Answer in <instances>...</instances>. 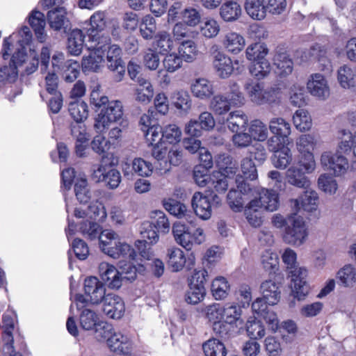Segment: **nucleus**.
Wrapping results in <instances>:
<instances>
[{
  "mask_svg": "<svg viewBox=\"0 0 356 356\" xmlns=\"http://www.w3.org/2000/svg\"><path fill=\"white\" fill-rule=\"evenodd\" d=\"M241 14L240 5L236 1H227L224 3L220 9V15L225 22L236 20Z\"/></svg>",
  "mask_w": 356,
  "mask_h": 356,
  "instance_id": "nucleus-40",
  "label": "nucleus"
},
{
  "mask_svg": "<svg viewBox=\"0 0 356 356\" xmlns=\"http://www.w3.org/2000/svg\"><path fill=\"white\" fill-rule=\"evenodd\" d=\"M29 23L33 29L37 39L43 42L46 38L44 27L46 25L44 15L40 11L33 10L29 16Z\"/></svg>",
  "mask_w": 356,
  "mask_h": 356,
  "instance_id": "nucleus-29",
  "label": "nucleus"
},
{
  "mask_svg": "<svg viewBox=\"0 0 356 356\" xmlns=\"http://www.w3.org/2000/svg\"><path fill=\"white\" fill-rule=\"evenodd\" d=\"M191 92L194 96L200 98H207L213 95V86L206 79H197L191 86Z\"/></svg>",
  "mask_w": 356,
  "mask_h": 356,
  "instance_id": "nucleus-41",
  "label": "nucleus"
},
{
  "mask_svg": "<svg viewBox=\"0 0 356 356\" xmlns=\"http://www.w3.org/2000/svg\"><path fill=\"white\" fill-rule=\"evenodd\" d=\"M85 35L78 29L72 30L68 35L67 48L68 52L73 56L81 54L84 44Z\"/></svg>",
  "mask_w": 356,
  "mask_h": 356,
  "instance_id": "nucleus-33",
  "label": "nucleus"
},
{
  "mask_svg": "<svg viewBox=\"0 0 356 356\" xmlns=\"http://www.w3.org/2000/svg\"><path fill=\"white\" fill-rule=\"evenodd\" d=\"M68 111L76 123L83 122L88 115V105L81 99H75L70 102L68 106Z\"/></svg>",
  "mask_w": 356,
  "mask_h": 356,
  "instance_id": "nucleus-36",
  "label": "nucleus"
},
{
  "mask_svg": "<svg viewBox=\"0 0 356 356\" xmlns=\"http://www.w3.org/2000/svg\"><path fill=\"white\" fill-rule=\"evenodd\" d=\"M308 230L303 218L296 213L288 216V226L284 229V241L293 245H301L306 241Z\"/></svg>",
  "mask_w": 356,
  "mask_h": 356,
  "instance_id": "nucleus-5",
  "label": "nucleus"
},
{
  "mask_svg": "<svg viewBox=\"0 0 356 356\" xmlns=\"http://www.w3.org/2000/svg\"><path fill=\"white\" fill-rule=\"evenodd\" d=\"M273 61L280 76H286L293 72V62L284 47H276Z\"/></svg>",
  "mask_w": 356,
  "mask_h": 356,
  "instance_id": "nucleus-22",
  "label": "nucleus"
},
{
  "mask_svg": "<svg viewBox=\"0 0 356 356\" xmlns=\"http://www.w3.org/2000/svg\"><path fill=\"white\" fill-rule=\"evenodd\" d=\"M66 14V10L63 7H56L49 10L47 13V21L50 27L55 31L65 29V24L69 22Z\"/></svg>",
  "mask_w": 356,
  "mask_h": 356,
  "instance_id": "nucleus-32",
  "label": "nucleus"
},
{
  "mask_svg": "<svg viewBox=\"0 0 356 356\" xmlns=\"http://www.w3.org/2000/svg\"><path fill=\"white\" fill-rule=\"evenodd\" d=\"M341 132L343 136L337 152L349 154L353 152V155L356 156V131L355 135L350 132H346V130H342Z\"/></svg>",
  "mask_w": 356,
  "mask_h": 356,
  "instance_id": "nucleus-46",
  "label": "nucleus"
},
{
  "mask_svg": "<svg viewBox=\"0 0 356 356\" xmlns=\"http://www.w3.org/2000/svg\"><path fill=\"white\" fill-rule=\"evenodd\" d=\"M259 206L252 205V200L245 208V215L248 222L254 227H259L262 223L260 212L258 211Z\"/></svg>",
  "mask_w": 356,
  "mask_h": 356,
  "instance_id": "nucleus-62",
  "label": "nucleus"
},
{
  "mask_svg": "<svg viewBox=\"0 0 356 356\" xmlns=\"http://www.w3.org/2000/svg\"><path fill=\"white\" fill-rule=\"evenodd\" d=\"M122 49L117 44H111L108 47L106 60L108 69L112 72L114 81H121L125 74V65L122 61Z\"/></svg>",
  "mask_w": 356,
  "mask_h": 356,
  "instance_id": "nucleus-13",
  "label": "nucleus"
},
{
  "mask_svg": "<svg viewBox=\"0 0 356 356\" xmlns=\"http://www.w3.org/2000/svg\"><path fill=\"white\" fill-rule=\"evenodd\" d=\"M79 322L83 330H91L95 329L97 337H99L98 335L103 330L105 333L108 332L111 327V325L104 322H99L96 312L88 308L82 309L79 316Z\"/></svg>",
  "mask_w": 356,
  "mask_h": 356,
  "instance_id": "nucleus-17",
  "label": "nucleus"
},
{
  "mask_svg": "<svg viewBox=\"0 0 356 356\" xmlns=\"http://www.w3.org/2000/svg\"><path fill=\"white\" fill-rule=\"evenodd\" d=\"M321 162L323 167L332 172L334 176H339L344 174L348 168V163L346 158L332 152H324L321 157Z\"/></svg>",
  "mask_w": 356,
  "mask_h": 356,
  "instance_id": "nucleus-15",
  "label": "nucleus"
},
{
  "mask_svg": "<svg viewBox=\"0 0 356 356\" xmlns=\"http://www.w3.org/2000/svg\"><path fill=\"white\" fill-rule=\"evenodd\" d=\"M244 88L252 102L257 104H262L261 96H263L264 91L262 83L249 80L245 83Z\"/></svg>",
  "mask_w": 356,
  "mask_h": 356,
  "instance_id": "nucleus-48",
  "label": "nucleus"
},
{
  "mask_svg": "<svg viewBox=\"0 0 356 356\" xmlns=\"http://www.w3.org/2000/svg\"><path fill=\"white\" fill-rule=\"evenodd\" d=\"M307 89L313 96L320 99H325L330 95L327 81L322 74L316 73L311 76L307 82Z\"/></svg>",
  "mask_w": 356,
  "mask_h": 356,
  "instance_id": "nucleus-25",
  "label": "nucleus"
},
{
  "mask_svg": "<svg viewBox=\"0 0 356 356\" xmlns=\"http://www.w3.org/2000/svg\"><path fill=\"white\" fill-rule=\"evenodd\" d=\"M111 327L108 332L103 330L99 334V337L106 339L107 345L113 352L122 355H127L131 350V342L127 336L121 333H114L111 335Z\"/></svg>",
  "mask_w": 356,
  "mask_h": 356,
  "instance_id": "nucleus-18",
  "label": "nucleus"
},
{
  "mask_svg": "<svg viewBox=\"0 0 356 356\" xmlns=\"http://www.w3.org/2000/svg\"><path fill=\"white\" fill-rule=\"evenodd\" d=\"M229 285L227 280L223 277H216L211 284V292L216 300L225 298L228 295Z\"/></svg>",
  "mask_w": 356,
  "mask_h": 356,
  "instance_id": "nucleus-49",
  "label": "nucleus"
},
{
  "mask_svg": "<svg viewBox=\"0 0 356 356\" xmlns=\"http://www.w3.org/2000/svg\"><path fill=\"white\" fill-rule=\"evenodd\" d=\"M79 231L82 235L89 240H95L100 238L111 239L117 236L112 230H102V227L96 222L84 220L79 225Z\"/></svg>",
  "mask_w": 356,
  "mask_h": 356,
  "instance_id": "nucleus-20",
  "label": "nucleus"
},
{
  "mask_svg": "<svg viewBox=\"0 0 356 356\" xmlns=\"http://www.w3.org/2000/svg\"><path fill=\"white\" fill-rule=\"evenodd\" d=\"M162 136L165 142L175 144L181 140V131L176 124H168L163 129Z\"/></svg>",
  "mask_w": 356,
  "mask_h": 356,
  "instance_id": "nucleus-63",
  "label": "nucleus"
},
{
  "mask_svg": "<svg viewBox=\"0 0 356 356\" xmlns=\"http://www.w3.org/2000/svg\"><path fill=\"white\" fill-rule=\"evenodd\" d=\"M220 170L213 172L211 177V184L216 192L224 193L227 191L229 182L232 179L237 168L232 163V158L229 155H219L216 160Z\"/></svg>",
  "mask_w": 356,
  "mask_h": 356,
  "instance_id": "nucleus-2",
  "label": "nucleus"
},
{
  "mask_svg": "<svg viewBox=\"0 0 356 356\" xmlns=\"http://www.w3.org/2000/svg\"><path fill=\"white\" fill-rule=\"evenodd\" d=\"M249 72L257 80H261L268 76L271 71L270 63L266 59L252 62L250 65Z\"/></svg>",
  "mask_w": 356,
  "mask_h": 356,
  "instance_id": "nucleus-42",
  "label": "nucleus"
},
{
  "mask_svg": "<svg viewBox=\"0 0 356 356\" xmlns=\"http://www.w3.org/2000/svg\"><path fill=\"white\" fill-rule=\"evenodd\" d=\"M158 231L150 222H145L141 225L140 233L142 240H138L135 246L140 257L145 260H152L154 258V252L151 245L156 243L159 240Z\"/></svg>",
  "mask_w": 356,
  "mask_h": 356,
  "instance_id": "nucleus-7",
  "label": "nucleus"
},
{
  "mask_svg": "<svg viewBox=\"0 0 356 356\" xmlns=\"http://www.w3.org/2000/svg\"><path fill=\"white\" fill-rule=\"evenodd\" d=\"M235 182L237 189H230L227 196V200L232 211L239 212L244 208L245 197L251 192L252 188L250 184L240 175H236Z\"/></svg>",
  "mask_w": 356,
  "mask_h": 356,
  "instance_id": "nucleus-11",
  "label": "nucleus"
},
{
  "mask_svg": "<svg viewBox=\"0 0 356 356\" xmlns=\"http://www.w3.org/2000/svg\"><path fill=\"white\" fill-rule=\"evenodd\" d=\"M244 103V97L236 83L229 85L225 95H215L211 102V108L218 115H222L230 110L232 106H240Z\"/></svg>",
  "mask_w": 356,
  "mask_h": 356,
  "instance_id": "nucleus-3",
  "label": "nucleus"
},
{
  "mask_svg": "<svg viewBox=\"0 0 356 356\" xmlns=\"http://www.w3.org/2000/svg\"><path fill=\"white\" fill-rule=\"evenodd\" d=\"M163 204L170 214L180 218L185 216L187 211L186 207L184 204L172 198L163 200Z\"/></svg>",
  "mask_w": 356,
  "mask_h": 356,
  "instance_id": "nucleus-60",
  "label": "nucleus"
},
{
  "mask_svg": "<svg viewBox=\"0 0 356 356\" xmlns=\"http://www.w3.org/2000/svg\"><path fill=\"white\" fill-rule=\"evenodd\" d=\"M102 303L104 314L110 318H121L125 311L124 302L121 297L114 293H107Z\"/></svg>",
  "mask_w": 356,
  "mask_h": 356,
  "instance_id": "nucleus-19",
  "label": "nucleus"
},
{
  "mask_svg": "<svg viewBox=\"0 0 356 356\" xmlns=\"http://www.w3.org/2000/svg\"><path fill=\"white\" fill-rule=\"evenodd\" d=\"M268 49L266 44L256 42L249 45L245 51L246 58L252 62L266 59Z\"/></svg>",
  "mask_w": 356,
  "mask_h": 356,
  "instance_id": "nucleus-44",
  "label": "nucleus"
},
{
  "mask_svg": "<svg viewBox=\"0 0 356 356\" xmlns=\"http://www.w3.org/2000/svg\"><path fill=\"white\" fill-rule=\"evenodd\" d=\"M212 330L216 337L224 340H227L233 334L234 325L227 321L222 320L218 322H215V323L212 325Z\"/></svg>",
  "mask_w": 356,
  "mask_h": 356,
  "instance_id": "nucleus-57",
  "label": "nucleus"
},
{
  "mask_svg": "<svg viewBox=\"0 0 356 356\" xmlns=\"http://www.w3.org/2000/svg\"><path fill=\"white\" fill-rule=\"evenodd\" d=\"M307 172L303 165L300 164V160L298 163L291 165L286 172L287 181L289 184L301 188H307L310 184L309 180L305 176Z\"/></svg>",
  "mask_w": 356,
  "mask_h": 356,
  "instance_id": "nucleus-23",
  "label": "nucleus"
},
{
  "mask_svg": "<svg viewBox=\"0 0 356 356\" xmlns=\"http://www.w3.org/2000/svg\"><path fill=\"white\" fill-rule=\"evenodd\" d=\"M188 290L186 293V301L191 305H196L203 300L206 295L205 286L188 283Z\"/></svg>",
  "mask_w": 356,
  "mask_h": 356,
  "instance_id": "nucleus-53",
  "label": "nucleus"
},
{
  "mask_svg": "<svg viewBox=\"0 0 356 356\" xmlns=\"http://www.w3.org/2000/svg\"><path fill=\"white\" fill-rule=\"evenodd\" d=\"M222 44L228 52L237 54L243 49L245 41L241 34L230 31L224 35L222 40Z\"/></svg>",
  "mask_w": 356,
  "mask_h": 356,
  "instance_id": "nucleus-28",
  "label": "nucleus"
},
{
  "mask_svg": "<svg viewBox=\"0 0 356 356\" xmlns=\"http://www.w3.org/2000/svg\"><path fill=\"white\" fill-rule=\"evenodd\" d=\"M131 166L134 173L141 177H148L151 175L153 170L152 164L141 158L134 159L132 161Z\"/></svg>",
  "mask_w": 356,
  "mask_h": 356,
  "instance_id": "nucleus-64",
  "label": "nucleus"
},
{
  "mask_svg": "<svg viewBox=\"0 0 356 356\" xmlns=\"http://www.w3.org/2000/svg\"><path fill=\"white\" fill-rule=\"evenodd\" d=\"M138 87L136 88V100L143 103H149L154 95V90L149 81L144 79H138Z\"/></svg>",
  "mask_w": 356,
  "mask_h": 356,
  "instance_id": "nucleus-45",
  "label": "nucleus"
},
{
  "mask_svg": "<svg viewBox=\"0 0 356 356\" xmlns=\"http://www.w3.org/2000/svg\"><path fill=\"white\" fill-rule=\"evenodd\" d=\"M314 146V138L309 134L301 136L297 141V148L303 154L300 159V164L304 165L307 172H313L315 169L316 163L312 152Z\"/></svg>",
  "mask_w": 356,
  "mask_h": 356,
  "instance_id": "nucleus-14",
  "label": "nucleus"
},
{
  "mask_svg": "<svg viewBox=\"0 0 356 356\" xmlns=\"http://www.w3.org/2000/svg\"><path fill=\"white\" fill-rule=\"evenodd\" d=\"M146 143L148 146L161 144L163 137L162 136L163 128L159 126H152L147 129H143Z\"/></svg>",
  "mask_w": 356,
  "mask_h": 356,
  "instance_id": "nucleus-59",
  "label": "nucleus"
},
{
  "mask_svg": "<svg viewBox=\"0 0 356 356\" xmlns=\"http://www.w3.org/2000/svg\"><path fill=\"white\" fill-rule=\"evenodd\" d=\"M337 79L343 88H355L356 68H352L346 65L340 67L337 71Z\"/></svg>",
  "mask_w": 356,
  "mask_h": 356,
  "instance_id": "nucleus-34",
  "label": "nucleus"
},
{
  "mask_svg": "<svg viewBox=\"0 0 356 356\" xmlns=\"http://www.w3.org/2000/svg\"><path fill=\"white\" fill-rule=\"evenodd\" d=\"M282 261L289 270L291 277L292 293L298 300H303L308 293L306 278L307 270L305 268L298 267L297 254L291 248H286L282 256Z\"/></svg>",
  "mask_w": 356,
  "mask_h": 356,
  "instance_id": "nucleus-1",
  "label": "nucleus"
},
{
  "mask_svg": "<svg viewBox=\"0 0 356 356\" xmlns=\"http://www.w3.org/2000/svg\"><path fill=\"white\" fill-rule=\"evenodd\" d=\"M245 9L248 15L256 20L264 19L266 15V8L260 0H246Z\"/></svg>",
  "mask_w": 356,
  "mask_h": 356,
  "instance_id": "nucleus-43",
  "label": "nucleus"
},
{
  "mask_svg": "<svg viewBox=\"0 0 356 356\" xmlns=\"http://www.w3.org/2000/svg\"><path fill=\"white\" fill-rule=\"evenodd\" d=\"M85 296L89 298V301L92 305H99L107 296L104 284L97 277L90 276L84 281Z\"/></svg>",
  "mask_w": 356,
  "mask_h": 356,
  "instance_id": "nucleus-16",
  "label": "nucleus"
},
{
  "mask_svg": "<svg viewBox=\"0 0 356 356\" xmlns=\"http://www.w3.org/2000/svg\"><path fill=\"white\" fill-rule=\"evenodd\" d=\"M293 124L300 131L309 130L312 127V119L307 111L298 110L293 116Z\"/></svg>",
  "mask_w": 356,
  "mask_h": 356,
  "instance_id": "nucleus-58",
  "label": "nucleus"
},
{
  "mask_svg": "<svg viewBox=\"0 0 356 356\" xmlns=\"http://www.w3.org/2000/svg\"><path fill=\"white\" fill-rule=\"evenodd\" d=\"M62 77L66 83L74 82L80 74L79 64L72 60H67L62 67Z\"/></svg>",
  "mask_w": 356,
  "mask_h": 356,
  "instance_id": "nucleus-50",
  "label": "nucleus"
},
{
  "mask_svg": "<svg viewBox=\"0 0 356 356\" xmlns=\"http://www.w3.org/2000/svg\"><path fill=\"white\" fill-rule=\"evenodd\" d=\"M260 289L263 297L270 305H276L280 299V291L278 283L273 280H267L261 284Z\"/></svg>",
  "mask_w": 356,
  "mask_h": 356,
  "instance_id": "nucleus-30",
  "label": "nucleus"
},
{
  "mask_svg": "<svg viewBox=\"0 0 356 356\" xmlns=\"http://www.w3.org/2000/svg\"><path fill=\"white\" fill-rule=\"evenodd\" d=\"M250 135L252 138L263 142L268 138V129L266 125L260 120H254L251 121L249 127Z\"/></svg>",
  "mask_w": 356,
  "mask_h": 356,
  "instance_id": "nucleus-51",
  "label": "nucleus"
},
{
  "mask_svg": "<svg viewBox=\"0 0 356 356\" xmlns=\"http://www.w3.org/2000/svg\"><path fill=\"white\" fill-rule=\"evenodd\" d=\"M248 121L246 115L240 111L230 113L227 119V127L234 133L245 131Z\"/></svg>",
  "mask_w": 356,
  "mask_h": 356,
  "instance_id": "nucleus-39",
  "label": "nucleus"
},
{
  "mask_svg": "<svg viewBox=\"0 0 356 356\" xmlns=\"http://www.w3.org/2000/svg\"><path fill=\"white\" fill-rule=\"evenodd\" d=\"M318 197L314 191H306L299 199L293 200L294 206L298 211L302 209L305 211L312 212L317 208Z\"/></svg>",
  "mask_w": 356,
  "mask_h": 356,
  "instance_id": "nucleus-31",
  "label": "nucleus"
},
{
  "mask_svg": "<svg viewBox=\"0 0 356 356\" xmlns=\"http://www.w3.org/2000/svg\"><path fill=\"white\" fill-rule=\"evenodd\" d=\"M74 193L77 200L81 204H86L90 201L91 194L88 188L86 179L81 178L76 181L74 184Z\"/></svg>",
  "mask_w": 356,
  "mask_h": 356,
  "instance_id": "nucleus-52",
  "label": "nucleus"
},
{
  "mask_svg": "<svg viewBox=\"0 0 356 356\" xmlns=\"http://www.w3.org/2000/svg\"><path fill=\"white\" fill-rule=\"evenodd\" d=\"M178 52L182 60L187 63H191L195 59L198 51L195 42L187 40L180 44Z\"/></svg>",
  "mask_w": 356,
  "mask_h": 356,
  "instance_id": "nucleus-47",
  "label": "nucleus"
},
{
  "mask_svg": "<svg viewBox=\"0 0 356 356\" xmlns=\"http://www.w3.org/2000/svg\"><path fill=\"white\" fill-rule=\"evenodd\" d=\"M259 199L252 200V205L257 204L259 208L269 211H274L279 207L278 195L272 190L262 189L259 193Z\"/></svg>",
  "mask_w": 356,
  "mask_h": 356,
  "instance_id": "nucleus-27",
  "label": "nucleus"
},
{
  "mask_svg": "<svg viewBox=\"0 0 356 356\" xmlns=\"http://www.w3.org/2000/svg\"><path fill=\"white\" fill-rule=\"evenodd\" d=\"M152 223L154 228L159 232L168 233L170 231V222L165 213L160 210H156L152 213Z\"/></svg>",
  "mask_w": 356,
  "mask_h": 356,
  "instance_id": "nucleus-56",
  "label": "nucleus"
},
{
  "mask_svg": "<svg viewBox=\"0 0 356 356\" xmlns=\"http://www.w3.org/2000/svg\"><path fill=\"white\" fill-rule=\"evenodd\" d=\"M338 283L345 287H353L356 285V268L351 264L345 265L337 275Z\"/></svg>",
  "mask_w": 356,
  "mask_h": 356,
  "instance_id": "nucleus-37",
  "label": "nucleus"
},
{
  "mask_svg": "<svg viewBox=\"0 0 356 356\" xmlns=\"http://www.w3.org/2000/svg\"><path fill=\"white\" fill-rule=\"evenodd\" d=\"M285 145L277 143V147H276L275 149H273L272 147H268L269 149L273 152L271 161L273 165L276 168L284 170L292 161L291 152Z\"/></svg>",
  "mask_w": 356,
  "mask_h": 356,
  "instance_id": "nucleus-26",
  "label": "nucleus"
},
{
  "mask_svg": "<svg viewBox=\"0 0 356 356\" xmlns=\"http://www.w3.org/2000/svg\"><path fill=\"white\" fill-rule=\"evenodd\" d=\"M221 200L213 190H205L204 193L195 192L192 197L193 209L200 218L208 220L212 214V207H218Z\"/></svg>",
  "mask_w": 356,
  "mask_h": 356,
  "instance_id": "nucleus-4",
  "label": "nucleus"
},
{
  "mask_svg": "<svg viewBox=\"0 0 356 356\" xmlns=\"http://www.w3.org/2000/svg\"><path fill=\"white\" fill-rule=\"evenodd\" d=\"M103 56L97 53H91L88 56L83 57L81 62L82 70L84 72H97L100 68Z\"/></svg>",
  "mask_w": 356,
  "mask_h": 356,
  "instance_id": "nucleus-54",
  "label": "nucleus"
},
{
  "mask_svg": "<svg viewBox=\"0 0 356 356\" xmlns=\"http://www.w3.org/2000/svg\"><path fill=\"white\" fill-rule=\"evenodd\" d=\"M123 115L121 102L111 101L103 107L95 118L94 127L97 132L102 133L107 129L111 122L120 120Z\"/></svg>",
  "mask_w": 356,
  "mask_h": 356,
  "instance_id": "nucleus-8",
  "label": "nucleus"
},
{
  "mask_svg": "<svg viewBox=\"0 0 356 356\" xmlns=\"http://www.w3.org/2000/svg\"><path fill=\"white\" fill-rule=\"evenodd\" d=\"M205 356H226L227 349L225 344L216 338H211L202 344Z\"/></svg>",
  "mask_w": 356,
  "mask_h": 356,
  "instance_id": "nucleus-38",
  "label": "nucleus"
},
{
  "mask_svg": "<svg viewBox=\"0 0 356 356\" xmlns=\"http://www.w3.org/2000/svg\"><path fill=\"white\" fill-rule=\"evenodd\" d=\"M213 54V65L216 72L222 79L228 78L234 71L232 60L225 53L218 51L217 49Z\"/></svg>",
  "mask_w": 356,
  "mask_h": 356,
  "instance_id": "nucleus-24",
  "label": "nucleus"
},
{
  "mask_svg": "<svg viewBox=\"0 0 356 356\" xmlns=\"http://www.w3.org/2000/svg\"><path fill=\"white\" fill-rule=\"evenodd\" d=\"M155 46L161 54H166L173 47V40L166 31H160L155 35Z\"/></svg>",
  "mask_w": 356,
  "mask_h": 356,
  "instance_id": "nucleus-55",
  "label": "nucleus"
},
{
  "mask_svg": "<svg viewBox=\"0 0 356 356\" xmlns=\"http://www.w3.org/2000/svg\"><path fill=\"white\" fill-rule=\"evenodd\" d=\"M115 238V237L111 239L100 238L99 247L102 251L113 259L122 257L131 261L135 260L137 255L136 250L126 243L113 242L112 240Z\"/></svg>",
  "mask_w": 356,
  "mask_h": 356,
  "instance_id": "nucleus-9",
  "label": "nucleus"
},
{
  "mask_svg": "<svg viewBox=\"0 0 356 356\" xmlns=\"http://www.w3.org/2000/svg\"><path fill=\"white\" fill-rule=\"evenodd\" d=\"M172 234L175 241L186 250H191L194 245H200L204 241L202 229L191 231L188 226L179 222L173 225Z\"/></svg>",
  "mask_w": 356,
  "mask_h": 356,
  "instance_id": "nucleus-6",
  "label": "nucleus"
},
{
  "mask_svg": "<svg viewBox=\"0 0 356 356\" xmlns=\"http://www.w3.org/2000/svg\"><path fill=\"white\" fill-rule=\"evenodd\" d=\"M291 124L282 118H274L269 122V129L273 134L267 142L268 147H277V143L286 145L291 134Z\"/></svg>",
  "mask_w": 356,
  "mask_h": 356,
  "instance_id": "nucleus-10",
  "label": "nucleus"
},
{
  "mask_svg": "<svg viewBox=\"0 0 356 356\" xmlns=\"http://www.w3.org/2000/svg\"><path fill=\"white\" fill-rule=\"evenodd\" d=\"M99 271L102 282L109 289H118L121 287L122 274L113 265L102 262L99 266Z\"/></svg>",
  "mask_w": 356,
  "mask_h": 356,
  "instance_id": "nucleus-21",
  "label": "nucleus"
},
{
  "mask_svg": "<svg viewBox=\"0 0 356 356\" xmlns=\"http://www.w3.org/2000/svg\"><path fill=\"white\" fill-rule=\"evenodd\" d=\"M156 30L155 19L150 15H146L140 26V32L145 40H151Z\"/></svg>",
  "mask_w": 356,
  "mask_h": 356,
  "instance_id": "nucleus-61",
  "label": "nucleus"
},
{
  "mask_svg": "<svg viewBox=\"0 0 356 356\" xmlns=\"http://www.w3.org/2000/svg\"><path fill=\"white\" fill-rule=\"evenodd\" d=\"M92 179L96 182H104L110 188H116L121 181L120 172L111 164H99L93 170Z\"/></svg>",
  "mask_w": 356,
  "mask_h": 356,
  "instance_id": "nucleus-12",
  "label": "nucleus"
},
{
  "mask_svg": "<svg viewBox=\"0 0 356 356\" xmlns=\"http://www.w3.org/2000/svg\"><path fill=\"white\" fill-rule=\"evenodd\" d=\"M168 264L173 272H178L183 269L186 264V259L184 252L179 248L172 247L168 249Z\"/></svg>",
  "mask_w": 356,
  "mask_h": 356,
  "instance_id": "nucleus-35",
  "label": "nucleus"
}]
</instances>
